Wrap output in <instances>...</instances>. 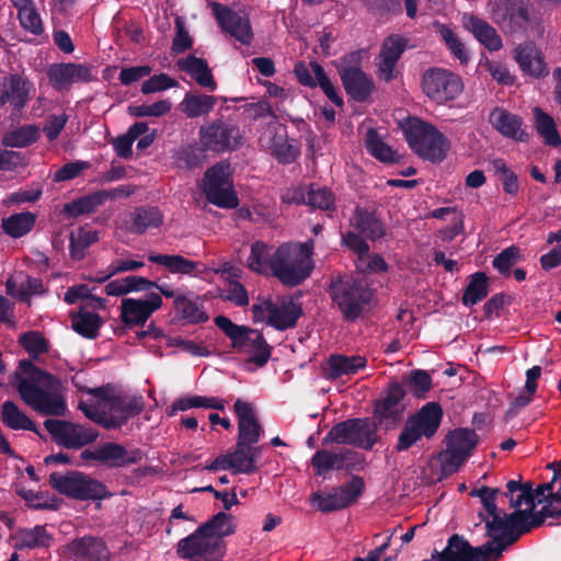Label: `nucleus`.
Here are the masks:
<instances>
[{
	"label": "nucleus",
	"mask_w": 561,
	"mask_h": 561,
	"mask_svg": "<svg viewBox=\"0 0 561 561\" xmlns=\"http://www.w3.org/2000/svg\"><path fill=\"white\" fill-rule=\"evenodd\" d=\"M10 382L20 399L36 413L60 417L68 412L61 379L36 366L31 359L19 362L18 369L10 376Z\"/></svg>",
	"instance_id": "nucleus-1"
},
{
	"label": "nucleus",
	"mask_w": 561,
	"mask_h": 561,
	"mask_svg": "<svg viewBox=\"0 0 561 561\" xmlns=\"http://www.w3.org/2000/svg\"><path fill=\"white\" fill-rule=\"evenodd\" d=\"M313 250V239L279 245L270 259L272 274L285 286L300 285L314 268Z\"/></svg>",
	"instance_id": "nucleus-2"
},
{
	"label": "nucleus",
	"mask_w": 561,
	"mask_h": 561,
	"mask_svg": "<svg viewBox=\"0 0 561 561\" xmlns=\"http://www.w3.org/2000/svg\"><path fill=\"white\" fill-rule=\"evenodd\" d=\"M490 13L500 28L510 35H542L541 16L525 0H490Z\"/></svg>",
	"instance_id": "nucleus-3"
},
{
	"label": "nucleus",
	"mask_w": 561,
	"mask_h": 561,
	"mask_svg": "<svg viewBox=\"0 0 561 561\" xmlns=\"http://www.w3.org/2000/svg\"><path fill=\"white\" fill-rule=\"evenodd\" d=\"M214 322L231 341L232 348L249 355V363L260 368L268 363L273 347L267 343L261 331L236 324L225 316L215 317Z\"/></svg>",
	"instance_id": "nucleus-4"
},
{
	"label": "nucleus",
	"mask_w": 561,
	"mask_h": 561,
	"mask_svg": "<svg viewBox=\"0 0 561 561\" xmlns=\"http://www.w3.org/2000/svg\"><path fill=\"white\" fill-rule=\"evenodd\" d=\"M402 129L408 145L422 159L440 162L446 158L449 142L434 125L419 117H409Z\"/></svg>",
	"instance_id": "nucleus-5"
},
{
	"label": "nucleus",
	"mask_w": 561,
	"mask_h": 561,
	"mask_svg": "<svg viewBox=\"0 0 561 561\" xmlns=\"http://www.w3.org/2000/svg\"><path fill=\"white\" fill-rule=\"evenodd\" d=\"M329 294L345 322L357 321L374 296L371 289L352 276L332 279Z\"/></svg>",
	"instance_id": "nucleus-6"
},
{
	"label": "nucleus",
	"mask_w": 561,
	"mask_h": 561,
	"mask_svg": "<svg viewBox=\"0 0 561 561\" xmlns=\"http://www.w3.org/2000/svg\"><path fill=\"white\" fill-rule=\"evenodd\" d=\"M48 483L59 494L78 501H101L112 496L103 482L78 470L53 472Z\"/></svg>",
	"instance_id": "nucleus-7"
},
{
	"label": "nucleus",
	"mask_w": 561,
	"mask_h": 561,
	"mask_svg": "<svg viewBox=\"0 0 561 561\" xmlns=\"http://www.w3.org/2000/svg\"><path fill=\"white\" fill-rule=\"evenodd\" d=\"M496 496L483 499V507L488 515L491 516L490 520H485L486 536L490 537L495 546L504 545L505 549L515 543L527 529L525 527L523 510H516L511 514L501 513L496 506Z\"/></svg>",
	"instance_id": "nucleus-8"
},
{
	"label": "nucleus",
	"mask_w": 561,
	"mask_h": 561,
	"mask_svg": "<svg viewBox=\"0 0 561 561\" xmlns=\"http://www.w3.org/2000/svg\"><path fill=\"white\" fill-rule=\"evenodd\" d=\"M378 440L377 424L370 417H354L333 425L324 436L322 444H347L370 450Z\"/></svg>",
	"instance_id": "nucleus-9"
},
{
	"label": "nucleus",
	"mask_w": 561,
	"mask_h": 561,
	"mask_svg": "<svg viewBox=\"0 0 561 561\" xmlns=\"http://www.w3.org/2000/svg\"><path fill=\"white\" fill-rule=\"evenodd\" d=\"M360 51L344 55L336 62V70L346 94L355 102L365 103L374 93V79L359 67Z\"/></svg>",
	"instance_id": "nucleus-10"
},
{
	"label": "nucleus",
	"mask_w": 561,
	"mask_h": 561,
	"mask_svg": "<svg viewBox=\"0 0 561 561\" xmlns=\"http://www.w3.org/2000/svg\"><path fill=\"white\" fill-rule=\"evenodd\" d=\"M198 139L204 150L215 153L232 152L244 145L240 127L221 118L199 127Z\"/></svg>",
	"instance_id": "nucleus-11"
},
{
	"label": "nucleus",
	"mask_w": 561,
	"mask_h": 561,
	"mask_svg": "<svg viewBox=\"0 0 561 561\" xmlns=\"http://www.w3.org/2000/svg\"><path fill=\"white\" fill-rule=\"evenodd\" d=\"M407 391L402 383L398 381L390 382L375 400L373 407V422L377 428L381 427L386 432L394 430L403 420Z\"/></svg>",
	"instance_id": "nucleus-12"
},
{
	"label": "nucleus",
	"mask_w": 561,
	"mask_h": 561,
	"mask_svg": "<svg viewBox=\"0 0 561 561\" xmlns=\"http://www.w3.org/2000/svg\"><path fill=\"white\" fill-rule=\"evenodd\" d=\"M365 490L363 478L353 476L341 486L332 488L327 493L313 492L310 503L321 513L342 511L355 504Z\"/></svg>",
	"instance_id": "nucleus-13"
},
{
	"label": "nucleus",
	"mask_w": 561,
	"mask_h": 561,
	"mask_svg": "<svg viewBox=\"0 0 561 561\" xmlns=\"http://www.w3.org/2000/svg\"><path fill=\"white\" fill-rule=\"evenodd\" d=\"M422 89L430 100L444 104L460 95L463 83L461 78L453 71L434 67L423 73Z\"/></svg>",
	"instance_id": "nucleus-14"
},
{
	"label": "nucleus",
	"mask_w": 561,
	"mask_h": 561,
	"mask_svg": "<svg viewBox=\"0 0 561 561\" xmlns=\"http://www.w3.org/2000/svg\"><path fill=\"white\" fill-rule=\"evenodd\" d=\"M43 424L51 438L58 445L68 449H80L95 442L99 437L96 430L66 420L47 419Z\"/></svg>",
	"instance_id": "nucleus-15"
},
{
	"label": "nucleus",
	"mask_w": 561,
	"mask_h": 561,
	"mask_svg": "<svg viewBox=\"0 0 561 561\" xmlns=\"http://www.w3.org/2000/svg\"><path fill=\"white\" fill-rule=\"evenodd\" d=\"M145 457L140 448L127 449L122 444L107 442L95 449H84L80 458L84 461H98L108 468H123L139 463Z\"/></svg>",
	"instance_id": "nucleus-16"
},
{
	"label": "nucleus",
	"mask_w": 561,
	"mask_h": 561,
	"mask_svg": "<svg viewBox=\"0 0 561 561\" xmlns=\"http://www.w3.org/2000/svg\"><path fill=\"white\" fill-rule=\"evenodd\" d=\"M204 193L209 203L221 208H234L239 204L236 192L229 183L227 167L215 164L205 173Z\"/></svg>",
	"instance_id": "nucleus-17"
},
{
	"label": "nucleus",
	"mask_w": 561,
	"mask_h": 561,
	"mask_svg": "<svg viewBox=\"0 0 561 561\" xmlns=\"http://www.w3.org/2000/svg\"><path fill=\"white\" fill-rule=\"evenodd\" d=\"M144 410V398L134 396L126 400L121 396H112L108 403L101 410L100 426L105 430H117L125 425L129 419L140 414Z\"/></svg>",
	"instance_id": "nucleus-18"
},
{
	"label": "nucleus",
	"mask_w": 561,
	"mask_h": 561,
	"mask_svg": "<svg viewBox=\"0 0 561 561\" xmlns=\"http://www.w3.org/2000/svg\"><path fill=\"white\" fill-rule=\"evenodd\" d=\"M49 84L57 92H68L76 83H89L94 80L92 67L76 62H55L47 67Z\"/></svg>",
	"instance_id": "nucleus-19"
},
{
	"label": "nucleus",
	"mask_w": 561,
	"mask_h": 561,
	"mask_svg": "<svg viewBox=\"0 0 561 561\" xmlns=\"http://www.w3.org/2000/svg\"><path fill=\"white\" fill-rule=\"evenodd\" d=\"M161 295L165 298L173 299V308L181 322L199 324L209 320L208 314L197 302L198 297L192 291L182 293L180 289H174L171 285L165 283V285L162 286Z\"/></svg>",
	"instance_id": "nucleus-20"
},
{
	"label": "nucleus",
	"mask_w": 561,
	"mask_h": 561,
	"mask_svg": "<svg viewBox=\"0 0 561 561\" xmlns=\"http://www.w3.org/2000/svg\"><path fill=\"white\" fill-rule=\"evenodd\" d=\"M65 556L71 561H111L112 557L106 542L91 535L70 540L65 546Z\"/></svg>",
	"instance_id": "nucleus-21"
},
{
	"label": "nucleus",
	"mask_w": 561,
	"mask_h": 561,
	"mask_svg": "<svg viewBox=\"0 0 561 561\" xmlns=\"http://www.w3.org/2000/svg\"><path fill=\"white\" fill-rule=\"evenodd\" d=\"M162 305V295L156 291L149 293L147 299L124 298L121 302V319L127 327L144 325Z\"/></svg>",
	"instance_id": "nucleus-22"
},
{
	"label": "nucleus",
	"mask_w": 561,
	"mask_h": 561,
	"mask_svg": "<svg viewBox=\"0 0 561 561\" xmlns=\"http://www.w3.org/2000/svg\"><path fill=\"white\" fill-rule=\"evenodd\" d=\"M34 92V84L27 78L11 73L0 83V106L10 104L14 111L21 112Z\"/></svg>",
	"instance_id": "nucleus-23"
},
{
	"label": "nucleus",
	"mask_w": 561,
	"mask_h": 561,
	"mask_svg": "<svg viewBox=\"0 0 561 561\" xmlns=\"http://www.w3.org/2000/svg\"><path fill=\"white\" fill-rule=\"evenodd\" d=\"M210 5L219 26L225 32L244 45L251 44L253 32L248 18L218 2H211Z\"/></svg>",
	"instance_id": "nucleus-24"
},
{
	"label": "nucleus",
	"mask_w": 561,
	"mask_h": 561,
	"mask_svg": "<svg viewBox=\"0 0 561 561\" xmlns=\"http://www.w3.org/2000/svg\"><path fill=\"white\" fill-rule=\"evenodd\" d=\"M514 58L527 76L539 79L549 75L542 51L531 41L517 45L514 49Z\"/></svg>",
	"instance_id": "nucleus-25"
},
{
	"label": "nucleus",
	"mask_w": 561,
	"mask_h": 561,
	"mask_svg": "<svg viewBox=\"0 0 561 561\" xmlns=\"http://www.w3.org/2000/svg\"><path fill=\"white\" fill-rule=\"evenodd\" d=\"M209 526H199L191 535L182 538L176 545V553L181 559L191 560L215 552L217 541L206 534Z\"/></svg>",
	"instance_id": "nucleus-26"
},
{
	"label": "nucleus",
	"mask_w": 561,
	"mask_h": 561,
	"mask_svg": "<svg viewBox=\"0 0 561 561\" xmlns=\"http://www.w3.org/2000/svg\"><path fill=\"white\" fill-rule=\"evenodd\" d=\"M483 553V545L473 547L462 536L451 535L446 547L442 551L434 550L431 554L432 561H470L472 557H479Z\"/></svg>",
	"instance_id": "nucleus-27"
},
{
	"label": "nucleus",
	"mask_w": 561,
	"mask_h": 561,
	"mask_svg": "<svg viewBox=\"0 0 561 561\" xmlns=\"http://www.w3.org/2000/svg\"><path fill=\"white\" fill-rule=\"evenodd\" d=\"M407 47L408 38L400 34H391L383 39L379 54L378 69L387 82L394 78V67Z\"/></svg>",
	"instance_id": "nucleus-28"
},
{
	"label": "nucleus",
	"mask_w": 561,
	"mask_h": 561,
	"mask_svg": "<svg viewBox=\"0 0 561 561\" xmlns=\"http://www.w3.org/2000/svg\"><path fill=\"white\" fill-rule=\"evenodd\" d=\"M238 416V440L250 445L256 444L263 433L252 405L238 399L233 404Z\"/></svg>",
	"instance_id": "nucleus-29"
},
{
	"label": "nucleus",
	"mask_w": 561,
	"mask_h": 561,
	"mask_svg": "<svg viewBox=\"0 0 561 561\" xmlns=\"http://www.w3.org/2000/svg\"><path fill=\"white\" fill-rule=\"evenodd\" d=\"M541 504L542 506L539 510H523L525 527L527 528L525 534L533 528L540 527L549 518H561V488L554 493H549Z\"/></svg>",
	"instance_id": "nucleus-30"
},
{
	"label": "nucleus",
	"mask_w": 561,
	"mask_h": 561,
	"mask_svg": "<svg viewBox=\"0 0 561 561\" xmlns=\"http://www.w3.org/2000/svg\"><path fill=\"white\" fill-rule=\"evenodd\" d=\"M352 226L371 241H377L386 236V226L376 210L356 207L354 209Z\"/></svg>",
	"instance_id": "nucleus-31"
},
{
	"label": "nucleus",
	"mask_w": 561,
	"mask_h": 561,
	"mask_svg": "<svg viewBox=\"0 0 561 561\" xmlns=\"http://www.w3.org/2000/svg\"><path fill=\"white\" fill-rule=\"evenodd\" d=\"M176 66L181 71L186 72L194 79L199 87L205 88L209 92L217 90V82L205 59L195 55H188L185 58L178 59Z\"/></svg>",
	"instance_id": "nucleus-32"
},
{
	"label": "nucleus",
	"mask_w": 561,
	"mask_h": 561,
	"mask_svg": "<svg viewBox=\"0 0 561 561\" xmlns=\"http://www.w3.org/2000/svg\"><path fill=\"white\" fill-rule=\"evenodd\" d=\"M489 122L501 135L519 141L527 139V134L522 129L520 116L496 106L489 115Z\"/></svg>",
	"instance_id": "nucleus-33"
},
{
	"label": "nucleus",
	"mask_w": 561,
	"mask_h": 561,
	"mask_svg": "<svg viewBox=\"0 0 561 561\" xmlns=\"http://www.w3.org/2000/svg\"><path fill=\"white\" fill-rule=\"evenodd\" d=\"M462 24L486 49L496 51L503 47L502 38L496 30L483 19L473 14H465Z\"/></svg>",
	"instance_id": "nucleus-34"
},
{
	"label": "nucleus",
	"mask_w": 561,
	"mask_h": 561,
	"mask_svg": "<svg viewBox=\"0 0 561 561\" xmlns=\"http://www.w3.org/2000/svg\"><path fill=\"white\" fill-rule=\"evenodd\" d=\"M366 365L367 359L360 355L331 354L325 363L324 377L335 380L344 375H355Z\"/></svg>",
	"instance_id": "nucleus-35"
},
{
	"label": "nucleus",
	"mask_w": 561,
	"mask_h": 561,
	"mask_svg": "<svg viewBox=\"0 0 561 561\" xmlns=\"http://www.w3.org/2000/svg\"><path fill=\"white\" fill-rule=\"evenodd\" d=\"M7 293L22 302L31 304V297L44 293L43 280L24 272H19L10 277L7 283Z\"/></svg>",
	"instance_id": "nucleus-36"
},
{
	"label": "nucleus",
	"mask_w": 561,
	"mask_h": 561,
	"mask_svg": "<svg viewBox=\"0 0 561 561\" xmlns=\"http://www.w3.org/2000/svg\"><path fill=\"white\" fill-rule=\"evenodd\" d=\"M267 308H270V316L266 318V323L277 331L295 328L298 319L304 314L301 306L293 300L282 306L267 304Z\"/></svg>",
	"instance_id": "nucleus-37"
},
{
	"label": "nucleus",
	"mask_w": 561,
	"mask_h": 561,
	"mask_svg": "<svg viewBox=\"0 0 561 561\" xmlns=\"http://www.w3.org/2000/svg\"><path fill=\"white\" fill-rule=\"evenodd\" d=\"M0 421L12 431H30L42 436L36 423L11 400L1 404Z\"/></svg>",
	"instance_id": "nucleus-38"
},
{
	"label": "nucleus",
	"mask_w": 561,
	"mask_h": 561,
	"mask_svg": "<svg viewBox=\"0 0 561 561\" xmlns=\"http://www.w3.org/2000/svg\"><path fill=\"white\" fill-rule=\"evenodd\" d=\"M410 419L422 430L426 438H432L442 423L443 409L438 402H427Z\"/></svg>",
	"instance_id": "nucleus-39"
},
{
	"label": "nucleus",
	"mask_w": 561,
	"mask_h": 561,
	"mask_svg": "<svg viewBox=\"0 0 561 561\" xmlns=\"http://www.w3.org/2000/svg\"><path fill=\"white\" fill-rule=\"evenodd\" d=\"M217 104L215 95L187 92L180 103V110L188 118H197L209 114Z\"/></svg>",
	"instance_id": "nucleus-40"
},
{
	"label": "nucleus",
	"mask_w": 561,
	"mask_h": 561,
	"mask_svg": "<svg viewBox=\"0 0 561 561\" xmlns=\"http://www.w3.org/2000/svg\"><path fill=\"white\" fill-rule=\"evenodd\" d=\"M163 222V216L157 207H138L130 214L128 230L142 234L148 229L158 228Z\"/></svg>",
	"instance_id": "nucleus-41"
},
{
	"label": "nucleus",
	"mask_w": 561,
	"mask_h": 561,
	"mask_svg": "<svg viewBox=\"0 0 561 561\" xmlns=\"http://www.w3.org/2000/svg\"><path fill=\"white\" fill-rule=\"evenodd\" d=\"M148 261L164 266L171 274L195 275L198 262L180 254L150 253Z\"/></svg>",
	"instance_id": "nucleus-42"
},
{
	"label": "nucleus",
	"mask_w": 561,
	"mask_h": 561,
	"mask_svg": "<svg viewBox=\"0 0 561 561\" xmlns=\"http://www.w3.org/2000/svg\"><path fill=\"white\" fill-rule=\"evenodd\" d=\"M41 137V129L34 124H25L7 131L2 136V145L9 148H25L35 144Z\"/></svg>",
	"instance_id": "nucleus-43"
},
{
	"label": "nucleus",
	"mask_w": 561,
	"mask_h": 561,
	"mask_svg": "<svg viewBox=\"0 0 561 561\" xmlns=\"http://www.w3.org/2000/svg\"><path fill=\"white\" fill-rule=\"evenodd\" d=\"M479 442V436L474 430L468 427H459L448 433L446 436V445L467 458L470 457L471 451L476 448Z\"/></svg>",
	"instance_id": "nucleus-44"
},
{
	"label": "nucleus",
	"mask_w": 561,
	"mask_h": 561,
	"mask_svg": "<svg viewBox=\"0 0 561 561\" xmlns=\"http://www.w3.org/2000/svg\"><path fill=\"white\" fill-rule=\"evenodd\" d=\"M103 324V319L94 312L85 311L82 308L76 314H71V327L81 336L94 340L99 336V331Z\"/></svg>",
	"instance_id": "nucleus-45"
},
{
	"label": "nucleus",
	"mask_w": 561,
	"mask_h": 561,
	"mask_svg": "<svg viewBox=\"0 0 561 561\" xmlns=\"http://www.w3.org/2000/svg\"><path fill=\"white\" fill-rule=\"evenodd\" d=\"M54 537L44 525H37L32 528H24L19 531L16 547L20 549L49 548Z\"/></svg>",
	"instance_id": "nucleus-46"
},
{
	"label": "nucleus",
	"mask_w": 561,
	"mask_h": 561,
	"mask_svg": "<svg viewBox=\"0 0 561 561\" xmlns=\"http://www.w3.org/2000/svg\"><path fill=\"white\" fill-rule=\"evenodd\" d=\"M365 149L371 157L382 163H394L399 161L397 152L380 138L375 128H369L366 133Z\"/></svg>",
	"instance_id": "nucleus-47"
},
{
	"label": "nucleus",
	"mask_w": 561,
	"mask_h": 561,
	"mask_svg": "<svg viewBox=\"0 0 561 561\" xmlns=\"http://www.w3.org/2000/svg\"><path fill=\"white\" fill-rule=\"evenodd\" d=\"M489 294V277L484 272H476L469 276L461 301L471 307L482 301Z\"/></svg>",
	"instance_id": "nucleus-48"
},
{
	"label": "nucleus",
	"mask_w": 561,
	"mask_h": 561,
	"mask_svg": "<svg viewBox=\"0 0 561 561\" xmlns=\"http://www.w3.org/2000/svg\"><path fill=\"white\" fill-rule=\"evenodd\" d=\"M104 204V194L96 191L94 193L78 197L64 206V214L67 217L76 218L81 215H90Z\"/></svg>",
	"instance_id": "nucleus-49"
},
{
	"label": "nucleus",
	"mask_w": 561,
	"mask_h": 561,
	"mask_svg": "<svg viewBox=\"0 0 561 561\" xmlns=\"http://www.w3.org/2000/svg\"><path fill=\"white\" fill-rule=\"evenodd\" d=\"M35 220L36 216L31 211L14 214L2 219V229L12 238H21L33 229Z\"/></svg>",
	"instance_id": "nucleus-50"
},
{
	"label": "nucleus",
	"mask_w": 561,
	"mask_h": 561,
	"mask_svg": "<svg viewBox=\"0 0 561 561\" xmlns=\"http://www.w3.org/2000/svg\"><path fill=\"white\" fill-rule=\"evenodd\" d=\"M259 448L252 447V445L237 440L236 449L230 453L232 463L236 466L233 470L236 473H252L256 470L255 467V455Z\"/></svg>",
	"instance_id": "nucleus-51"
},
{
	"label": "nucleus",
	"mask_w": 561,
	"mask_h": 561,
	"mask_svg": "<svg viewBox=\"0 0 561 561\" xmlns=\"http://www.w3.org/2000/svg\"><path fill=\"white\" fill-rule=\"evenodd\" d=\"M99 240L98 231L80 227L71 232L69 238V252L72 260L80 261L85 256V250Z\"/></svg>",
	"instance_id": "nucleus-52"
},
{
	"label": "nucleus",
	"mask_w": 561,
	"mask_h": 561,
	"mask_svg": "<svg viewBox=\"0 0 561 561\" xmlns=\"http://www.w3.org/2000/svg\"><path fill=\"white\" fill-rule=\"evenodd\" d=\"M535 125L538 134L545 139L547 145L552 147L561 145V138L554 119L538 107L535 108Z\"/></svg>",
	"instance_id": "nucleus-53"
},
{
	"label": "nucleus",
	"mask_w": 561,
	"mask_h": 561,
	"mask_svg": "<svg viewBox=\"0 0 561 561\" xmlns=\"http://www.w3.org/2000/svg\"><path fill=\"white\" fill-rule=\"evenodd\" d=\"M312 72L317 75V87H319L324 95L337 107L344 106V100L340 94L339 88L331 81L324 68L318 61H311Z\"/></svg>",
	"instance_id": "nucleus-54"
},
{
	"label": "nucleus",
	"mask_w": 561,
	"mask_h": 561,
	"mask_svg": "<svg viewBox=\"0 0 561 561\" xmlns=\"http://www.w3.org/2000/svg\"><path fill=\"white\" fill-rule=\"evenodd\" d=\"M506 488L508 489V494H515V499H512V507L516 510H522L520 506L526 504L528 506L527 510L535 511L536 503L533 494V483L526 482L523 483L517 480H510L506 483Z\"/></svg>",
	"instance_id": "nucleus-55"
},
{
	"label": "nucleus",
	"mask_w": 561,
	"mask_h": 561,
	"mask_svg": "<svg viewBox=\"0 0 561 561\" xmlns=\"http://www.w3.org/2000/svg\"><path fill=\"white\" fill-rule=\"evenodd\" d=\"M19 344L27 352L32 359L49 351V342L39 331H27L20 335Z\"/></svg>",
	"instance_id": "nucleus-56"
},
{
	"label": "nucleus",
	"mask_w": 561,
	"mask_h": 561,
	"mask_svg": "<svg viewBox=\"0 0 561 561\" xmlns=\"http://www.w3.org/2000/svg\"><path fill=\"white\" fill-rule=\"evenodd\" d=\"M403 387L407 386L408 390L419 399H425L426 393L432 389V377L426 370L414 369L411 370L409 376L403 379Z\"/></svg>",
	"instance_id": "nucleus-57"
},
{
	"label": "nucleus",
	"mask_w": 561,
	"mask_h": 561,
	"mask_svg": "<svg viewBox=\"0 0 561 561\" xmlns=\"http://www.w3.org/2000/svg\"><path fill=\"white\" fill-rule=\"evenodd\" d=\"M206 151L201 142L187 145L176 150L174 158L179 167L191 170L203 164Z\"/></svg>",
	"instance_id": "nucleus-58"
},
{
	"label": "nucleus",
	"mask_w": 561,
	"mask_h": 561,
	"mask_svg": "<svg viewBox=\"0 0 561 561\" xmlns=\"http://www.w3.org/2000/svg\"><path fill=\"white\" fill-rule=\"evenodd\" d=\"M523 260L522 250L511 245L502 250L492 261L493 267L504 277H510L512 267Z\"/></svg>",
	"instance_id": "nucleus-59"
},
{
	"label": "nucleus",
	"mask_w": 561,
	"mask_h": 561,
	"mask_svg": "<svg viewBox=\"0 0 561 561\" xmlns=\"http://www.w3.org/2000/svg\"><path fill=\"white\" fill-rule=\"evenodd\" d=\"M308 205L313 209L335 210V196L330 188L311 183Z\"/></svg>",
	"instance_id": "nucleus-60"
},
{
	"label": "nucleus",
	"mask_w": 561,
	"mask_h": 561,
	"mask_svg": "<svg viewBox=\"0 0 561 561\" xmlns=\"http://www.w3.org/2000/svg\"><path fill=\"white\" fill-rule=\"evenodd\" d=\"M437 28L451 55L457 58L460 64H467L469 61V54L465 47V44L457 36V34L445 24L437 23Z\"/></svg>",
	"instance_id": "nucleus-61"
},
{
	"label": "nucleus",
	"mask_w": 561,
	"mask_h": 561,
	"mask_svg": "<svg viewBox=\"0 0 561 561\" xmlns=\"http://www.w3.org/2000/svg\"><path fill=\"white\" fill-rule=\"evenodd\" d=\"M492 168L503 185V191L508 195H516L519 190L517 174L506 165L503 159L493 160Z\"/></svg>",
	"instance_id": "nucleus-62"
},
{
	"label": "nucleus",
	"mask_w": 561,
	"mask_h": 561,
	"mask_svg": "<svg viewBox=\"0 0 561 561\" xmlns=\"http://www.w3.org/2000/svg\"><path fill=\"white\" fill-rule=\"evenodd\" d=\"M231 518V515L219 512L202 526H209L206 529V534L214 538L218 543L220 539L234 533V526L229 523Z\"/></svg>",
	"instance_id": "nucleus-63"
},
{
	"label": "nucleus",
	"mask_w": 561,
	"mask_h": 561,
	"mask_svg": "<svg viewBox=\"0 0 561 561\" xmlns=\"http://www.w3.org/2000/svg\"><path fill=\"white\" fill-rule=\"evenodd\" d=\"M272 255L270 254V248L266 243L262 241H256L251 244V252L247 260V266L259 274H262L266 271V267H270V259Z\"/></svg>",
	"instance_id": "nucleus-64"
}]
</instances>
